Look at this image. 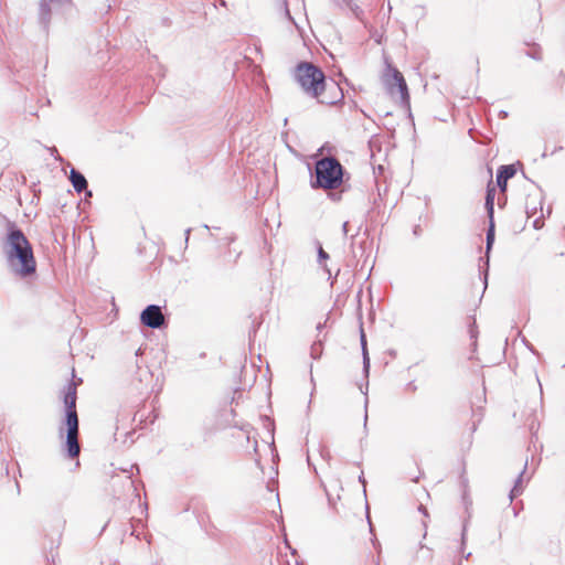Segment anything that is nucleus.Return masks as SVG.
Instances as JSON below:
<instances>
[{
	"mask_svg": "<svg viewBox=\"0 0 565 565\" xmlns=\"http://www.w3.org/2000/svg\"><path fill=\"white\" fill-rule=\"evenodd\" d=\"M469 332L471 338H475L477 335L476 322H473V326L470 327Z\"/></svg>",
	"mask_w": 565,
	"mask_h": 565,
	"instance_id": "39",
	"label": "nucleus"
},
{
	"mask_svg": "<svg viewBox=\"0 0 565 565\" xmlns=\"http://www.w3.org/2000/svg\"><path fill=\"white\" fill-rule=\"evenodd\" d=\"M526 467H527V461H525V463L523 466V470L519 473L518 478L514 481L512 489L510 490L509 498H510L511 502L514 500V498H516L518 495H520L523 492V489H524L523 476L525 473Z\"/></svg>",
	"mask_w": 565,
	"mask_h": 565,
	"instance_id": "13",
	"label": "nucleus"
},
{
	"mask_svg": "<svg viewBox=\"0 0 565 565\" xmlns=\"http://www.w3.org/2000/svg\"><path fill=\"white\" fill-rule=\"evenodd\" d=\"M2 250L9 271L21 279H29L36 274V260L32 244L23 231L13 222L8 223Z\"/></svg>",
	"mask_w": 565,
	"mask_h": 565,
	"instance_id": "1",
	"label": "nucleus"
},
{
	"mask_svg": "<svg viewBox=\"0 0 565 565\" xmlns=\"http://www.w3.org/2000/svg\"><path fill=\"white\" fill-rule=\"evenodd\" d=\"M405 390L415 393L417 391V385L414 381H411L406 384Z\"/></svg>",
	"mask_w": 565,
	"mask_h": 565,
	"instance_id": "36",
	"label": "nucleus"
},
{
	"mask_svg": "<svg viewBox=\"0 0 565 565\" xmlns=\"http://www.w3.org/2000/svg\"><path fill=\"white\" fill-rule=\"evenodd\" d=\"M516 173L514 164H503L497 170V185L500 192H505L508 188V181L512 179Z\"/></svg>",
	"mask_w": 565,
	"mask_h": 565,
	"instance_id": "8",
	"label": "nucleus"
},
{
	"mask_svg": "<svg viewBox=\"0 0 565 565\" xmlns=\"http://www.w3.org/2000/svg\"><path fill=\"white\" fill-rule=\"evenodd\" d=\"M366 245H367L366 241L360 242L358 249H353L352 250L353 257H355V258L356 257H362L364 255V253H365Z\"/></svg>",
	"mask_w": 565,
	"mask_h": 565,
	"instance_id": "20",
	"label": "nucleus"
},
{
	"mask_svg": "<svg viewBox=\"0 0 565 565\" xmlns=\"http://www.w3.org/2000/svg\"><path fill=\"white\" fill-rule=\"evenodd\" d=\"M326 494H327V498H328L329 507L332 508V509H335V498L333 495H331L327 490H326Z\"/></svg>",
	"mask_w": 565,
	"mask_h": 565,
	"instance_id": "33",
	"label": "nucleus"
},
{
	"mask_svg": "<svg viewBox=\"0 0 565 565\" xmlns=\"http://www.w3.org/2000/svg\"><path fill=\"white\" fill-rule=\"evenodd\" d=\"M282 6H284V11H285V15H286V18H287L289 21H291L292 23H295V24H296V22H295L294 18H292V17H291V14H290L289 9H288L287 0H282Z\"/></svg>",
	"mask_w": 565,
	"mask_h": 565,
	"instance_id": "28",
	"label": "nucleus"
},
{
	"mask_svg": "<svg viewBox=\"0 0 565 565\" xmlns=\"http://www.w3.org/2000/svg\"><path fill=\"white\" fill-rule=\"evenodd\" d=\"M294 78L301 89L312 98L319 97L327 89V78L323 71L311 62L301 61L294 70Z\"/></svg>",
	"mask_w": 565,
	"mask_h": 565,
	"instance_id": "4",
	"label": "nucleus"
},
{
	"mask_svg": "<svg viewBox=\"0 0 565 565\" xmlns=\"http://www.w3.org/2000/svg\"><path fill=\"white\" fill-rule=\"evenodd\" d=\"M542 217H543V215H541L540 217H537V218H535V220H534V222H533V227H534L535 230H540V228H542V226H543Z\"/></svg>",
	"mask_w": 565,
	"mask_h": 565,
	"instance_id": "35",
	"label": "nucleus"
},
{
	"mask_svg": "<svg viewBox=\"0 0 565 565\" xmlns=\"http://www.w3.org/2000/svg\"><path fill=\"white\" fill-rule=\"evenodd\" d=\"M51 3L62 8L64 10H70L73 7V0H56V1H52Z\"/></svg>",
	"mask_w": 565,
	"mask_h": 565,
	"instance_id": "21",
	"label": "nucleus"
},
{
	"mask_svg": "<svg viewBox=\"0 0 565 565\" xmlns=\"http://www.w3.org/2000/svg\"><path fill=\"white\" fill-rule=\"evenodd\" d=\"M321 353H322V342H320V341L315 342L311 345V351H310L311 358L315 360H318V359H320Z\"/></svg>",
	"mask_w": 565,
	"mask_h": 565,
	"instance_id": "18",
	"label": "nucleus"
},
{
	"mask_svg": "<svg viewBox=\"0 0 565 565\" xmlns=\"http://www.w3.org/2000/svg\"><path fill=\"white\" fill-rule=\"evenodd\" d=\"M467 543V522L462 525L461 539H460V552L463 553Z\"/></svg>",
	"mask_w": 565,
	"mask_h": 565,
	"instance_id": "23",
	"label": "nucleus"
},
{
	"mask_svg": "<svg viewBox=\"0 0 565 565\" xmlns=\"http://www.w3.org/2000/svg\"><path fill=\"white\" fill-rule=\"evenodd\" d=\"M466 468L463 467L462 472L460 475V484L463 491H468V478L466 477Z\"/></svg>",
	"mask_w": 565,
	"mask_h": 565,
	"instance_id": "26",
	"label": "nucleus"
},
{
	"mask_svg": "<svg viewBox=\"0 0 565 565\" xmlns=\"http://www.w3.org/2000/svg\"><path fill=\"white\" fill-rule=\"evenodd\" d=\"M380 202H381L380 196L373 199V203H372L373 206L371 207V210H369V212H367L369 215H371L375 210L380 209Z\"/></svg>",
	"mask_w": 565,
	"mask_h": 565,
	"instance_id": "29",
	"label": "nucleus"
},
{
	"mask_svg": "<svg viewBox=\"0 0 565 565\" xmlns=\"http://www.w3.org/2000/svg\"><path fill=\"white\" fill-rule=\"evenodd\" d=\"M366 519H367V522H369V525H370V531L372 532L373 531V524L371 522V518H370V513H369V505L366 504Z\"/></svg>",
	"mask_w": 565,
	"mask_h": 565,
	"instance_id": "38",
	"label": "nucleus"
},
{
	"mask_svg": "<svg viewBox=\"0 0 565 565\" xmlns=\"http://www.w3.org/2000/svg\"><path fill=\"white\" fill-rule=\"evenodd\" d=\"M383 83L391 96L399 95L402 105L409 107V92L402 72L398 71L388 60H385Z\"/></svg>",
	"mask_w": 565,
	"mask_h": 565,
	"instance_id": "5",
	"label": "nucleus"
},
{
	"mask_svg": "<svg viewBox=\"0 0 565 565\" xmlns=\"http://www.w3.org/2000/svg\"><path fill=\"white\" fill-rule=\"evenodd\" d=\"M537 206H533V207H530L527 204H526V215L527 217H533L536 215L537 213Z\"/></svg>",
	"mask_w": 565,
	"mask_h": 565,
	"instance_id": "30",
	"label": "nucleus"
},
{
	"mask_svg": "<svg viewBox=\"0 0 565 565\" xmlns=\"http://www.w3.org/2000/svg\"><path fill=\"white\" fill-rule=\"evenodd\" d=\"M418 510L425 515L427 516L428 515V512H427V509L424 507V505H419Z\"/></svg>",
	"mask_w": 565,
	"mask_h": 565,
	"instance_id": "43",
	"label": "nucleus"
},
{
	"mask_svg": "<svg viewBox=\"0 0 565 565\" xmlns=\"http://www.w3.org/2000/svg\"><path fill=\"white\" fill-rule=\"evenodd\" d=\"M364 444H365V437L360 439V447H361V449H363Z\"/></svg>",
	"mask_w": 565,
	"mask_h": 565,
	"instance_id": "45",
	"label": "nucleus"
},
{
	"mask_svg": "<svg viewBox=\"0 0 565 565\" xmlns=\"http://www.w3.org/2000/svg\"><path fill=\"white\" fill-rule=\"evenodd\" d=\"M481 419H482V414L480 413L479 417L472 422V425L470 427V434H469V436L467 438V440H469V446H471V444H472L473 434L478 429V425L481 422Z\"/></svg>",
	"mask_w": 565,
	"mask_h": 565,
	"instance_id": "19",
	"label": "nucleus"
},
{
	"mask_svg": "<svg viewBox=\"0 0 565 565\" xmlns=\"http://www.w3.org/2000/svg\"><path fill=\"white\" fill-rule=\"evenodd\" d=\"M359 231H360V227L358 228L356 233H355L354 235H352V236H351V239H352V241L358 236Z\"/></svg>",
	"mask_w": 565,
	"mask_h": 565,
	"instance_id": "47",
	"label": "nucleus"
},
{
	"mask_svg": "<svg viewBox=\"0 0 565 565\" xmlns=\"http://www.w3.org/2000/svg\"><path fill=\"white\" fill-rule=\"evenodd\" d=\"M462 501L463 504L466 505V509H468V505L472 503L468 491H462Z\"/></svg>",
	"mask_w": 565,
	"mask_h": 565,
	"instance_id": "31",
	"label": "nucleus"
},
{
	"mask_svg": "<svg viewBox=\"0 0 565 565\" xmlns=\"http://www.w3.org/2000/svg\"><path fill=\"white\" fill-rule=\"evenodd\" d=\"M525 55L531 57L534 61H542V50L541 46L534 43L530 50L525 51Z\"/></svg>",
	"mask_w": 565,
	"mask_h": 565,
	"instance_id": "16",
	"label": "nucleus"
},
{
	"mask_svg": "<svg viewBox=\"0 0 565 565\" xmlns=\"http://www.w3.org/2000/svg\"><path fill=\"white\" fill-rule=\"evenodd\" d=\"M509 116L508 111L507 110H500L499 113V117L501 119H505L507 117Z\"/></svg>",
	"mask_w": 565,
	"mask_h": 565,
	"instance_id": "42",
	"label": "nucleus"
},
{
	"mask_svg": "<svg viewBox=\"0 0 565 565\" xmlns=\"http://www.w3.org/2000/svg\"><path fill=\"white\" fill-rule=\"evenodd\" d=\"M315 245H316V248H317V260H318V264L328 274V278L331 279V286H332L334 280H335V278H337V276L340 273V268L337 270L335 276L332 278L331 270L328 267V265L326 264V262L330 258V255L322 248V244L318 239L315 241Z\"/></svg>",
	"mask_w": 565,
	"mask_h": 565,
	"instance_id": "11",
	"label": "nucleus"
},
{
	"mask_svg": "<svg viewBox=\"0 0 565 565\" xmlns=\"http://www.w3.org/2000/svg\"><path fill=\"white\" fill-rule=\"evenodd\" d=\"M134 469H136L137 473H139V466L138 465H132L131 468H130V471H132Z\"/></svg>",
	"mask_w": 565,
	"mask_h": 565,
	"instance_id": "46",
	"label": "nucleus"
},
{
	"mask_svg": "<svg viewBox=\"0 0 565 565\" xmlns=\"http://www.w3.org/2000/svg\"><path fill=\"white\" fill-rule=\"evenodd\" d=\"M413 234L415 236H419L422 234V227L420 225H415L414 228H413Z\"/></svg>",
	"mask_w": 565,
	"mask_h": 565,
	"instance_id": "37",
	"label": "nucleus"
},
{
	"mask_svg": "<svg viewBox=\"0 0 565 565\" xmlns=\"http://www.w3.org/2000/svg\"><path fill=\"white\" fill-rule=\"evenodd\" d=\"M536 380H537V382H539V385H540V392H541V399H542V398H543V386H542V384H541V382H540V379H539V376H536Z\"/></svg>",
	"mask_w": 565,
	"mask_h": 565,
	"instance_id": "44",
	"label": "nucleus"
},
{
	"mask_svg": "<svg viewBox=\"0 0 565 565\" xmlns=\"http://www.w3.org/2000/svg\"><path fill=\"white\" fill-rule=\"evenodd\" d=\"M310 186L313 190H335L350 179L349 172L332 156L322 157L309 166Z\"/></svg>",
	"mask_w": 565,
	"mask_h": 565,
	"instance_id": "3",
	"label": "nucleus"
},
{
	"mask_svg": "<svg viewBox=\"0 0 565 565\" xmlns=\"http://www.w3.org/2000/svg\"><path fill=\"white\" fill-rule=\"evenodd\" d=\"M68 179L77 193H82L83 191H85L86 196H92V191L87 189V180L79 170L72 167Z\"/></svg>",
	"mask_w": 565,
	"mask_h": 565,
	"instance_id": "9",
	"label": "nucleus"
},
{
	"mask_svg": "<svg viewBox=\"0 0 565 565\" xmlns=\"http://www.w3.org/2000/svg\"><path fill=\"white\" fill-rule=\"evenodd\" d=\"M494 198H495V189L490 185L487 186L486 198H484V207L488 216H494Z\"/></svg>",
	"mask_w": 565,
	"mask_h": 565,
	"instance_id": "14",
	"label": "nucleus"
},
{
	"mask_svg": "<svg viewBox=\"0 0 565 565\" xmlns=\"http://www.w3.org/2000/svg\"><path fill=\"white\" fill-rule=\"evenodd\" d=\"M140 323L150 329H162L167 327L162 309L159 305H148L140 312Z\"/></svg>",
	"mask_w": 565,
	"mask_h": 565,
	"instance_id": "7",
	"label": "nucleus"
},
{
	"mask_svg": "<svg viewBox=\"0 0 565 565\" xmlns=\"http://www.w3.org/2000/svg\"><path fill=\"white\" fill-rule=\"evenodd\" d=\"M557 150H563V147H562V146H559L558 148H555V150H554L552 153H554V152H555V151H557Z\"/></svg>",
	"mask_w": 565,
	"mask_h": 565,
	"instance_id": "52",
	"label": "nucleus"
},
{
	"mask_svg": "<svg viewBox=\"0 0 565 565\" xmlns=\"http://www.w3.org/2000/svg\"><path fill=\"white\" fill-rule=\"evenodd\" d=\"M367 386H369V382H366L365 391H363V387L360 386L361 392L365 395V401H364V418H363V429H364L365 436L367 435V419H369V415H367V405H369Z\"/></svg>",
	"mask_w": 565,
	"mask_h": 565,
	"instance_id": "15",
	"label": "nucleus"
},
{
	"mask_svg": "<svg viewBox=\"0 0 565 565\" xmlns=\"http://www.w3.org/2000/svg\"><path fill=\"white\" fill-rule=\"evenodd\" d=\"M277 488H278V481H277V479L271 478V479L267 482V490H268V491H270V492H274V491H277Z\"/></svg>",
	"mask_w": 565,
	"mask_h": 565,
	"instance_id": "27",
	"label": "nucleus"
},
{
	"mask_svg": "<svg viewBox=\"0 0 565 565\" xmlns=\"http://www.w3.org/2000/svg\"><path fill=\"white\" fill-rule=\"evenodd\" d=\"M322 327H323V326H322L321 323H319V324L317 326V329H318V330H321V329H322Z\"/></svg>",
	"mask_w": 565,
	"mask_h": 565,
	"instance_id": "53",
	"label": "nucleus"
},
{
	"mask_svg": "<svg viewBox=\"0 0 565 565\" xmlns=\"http://www.w3.org/2000/svg\"><path fill=\"white\" fill-rule=\"evenodd\" d=\"M360 344H361V353H362V371L365 379L370 375L371 370V359L367 349V340L366 334L364 332L363 327H360Z\"/></svg>",
	"mask_w": 565,
	"mask_h": 565,
	"instance_id": "10",
	"label": "nucleus"
},
{
	"mask_svg": "<svg viewBox=\"0 0 565 565\" xmlns=\"http://www.w3.org/2000/svg\"><path fill=\"white\" fill-rule=\"evenodd\" d=\"M332 87L338 92L339 97L338 98H331L329 100L321 99V100H319V103L326 104V105H334V104H337V103H339V102H341L343 99L344 95H343V92H342L341 87L335 82H333Z\"/></svg>",
	"mask_w": 565,
	"mask_h": 565,
	"instance_id": "17",
	"label": "nucleus"
},
{
	"mask_svg": "<svg viewBox=\"0 0 565 565\" xmlns=\"http://www.w3.org/2000/svg\"><path fill=\"white\" fill-rule=\"evenodd\" d=\"M522 342L534 355H536L539 359L541 358V353L526 338H522Z\"/></svg>",
	"mask_w": 565,
	"mask_h": 565,
	"instance_id": "24",
	"label": "nucleus"
},
{
	"mask_svg": "<svg viewBox=\"0 0 565 565\" xmlns=\"http://www.w3.org/2000/svg\"><path fill=\"white\" fill-rule=\"evenodd\" d=\"M489 225L486 232V249L484 256L479 259V276L484 282V288L488 287L489 269H490V254L495 239V223L494 216H488Z\"/></svg>",
	"mask_w": 565,
	"mask_h": 565,
	"instance_id": "6",
	"label": "nucleus"
},
{
	"mask_svg": "<svg viewBox=\"0 0 565 565\" xmlns=\"http://www.w3.org/2000/svg\"><path fill=\"white\" fill-rule=\"evenodd\" d=\"M482 284L484 285L483 281H482ZM486 289H487V287L486 288L483 287V291H481V295H484Z\"/></svg>",
	"mask_w": 565,
	"mask_h": 565,
	"instance_id": "54",
	"label": "nucleus"
},
{
	"mask_svg": "<svg viewBox=\"0 0 565 565\" xmlns=\"http://www.w3.org/2000/svg\"><path fill=\"white\" fill-rule=\"evenodd\" d=\"M470 556H471V553H470V552H469V553H467V554H463V558H465V559H468Z\"/></svg>",
	"mask_w": 565,
	"mask_h": 565,
	"instance_id": "48",
	"label": "nucleus"
},
{
	"mask_svg": "<svg viewBox=\"0 0 565 565\" xmlns=\"http://www.w3.org/2000/svg\"><path fill=\"white\" fill-rule=\"evenodd\" d=\"M51 2L46 0H40L39 3V24L42 26L45 33L49 32V26L51 22L52 9Z\"/></svg>",
	"mask_w": 565,
	"mask_h": 565,
	"instance_id": "12",
	"label": "nucleus"
},
{
	"mask_svg": "<svg viewBox=\"0 0 565 565\" xmlns=\"http://www.w3.org/2000/svg\"><path fill=\"white\" fill-rule=\"evenodd\" d=\"M342 232L345 236L348 235V232H349V222L348 221L342 224Z\"/></svg>",
	"mask_w": 565,
	"mask_h": 565,
	"instance_id": "40",
	"label": "nucleus"
},
{
	"mask_svg": "<svg viewBox=\"0 0 565 565\" xmlns=\"http://www.w3.org/2000/svg\"><path fill=\"white\" fill-rule=\"evenodd\" d=\"M82 383V379L71 380L64 388V418L63 426L60 427L58 434L64 438L62 450L68 459H77L81 452L78 441L79 422L76 411L77 385Z\"/></svg>",
	"mask_w": 565,
	"mask_h": 565,
	"instance_id": "2",
	"label": "nucleus"
},
{
	"mask_svg": "<svg viewBox=\"0 0 565 565\" xmlns=\"http://www.w3.org/2000/svg\"><path fill=\"white\" fill-rule=\"evenodd\" d=\"M359 482L363 486V493L364 495L366 497V479L364 477V473L363 471L361 472V475L359 476Z\"/></svg>",
	"mask_w": 565,
	"mask_h": 565,
	"instance_id": "32",
	"label": "nucleus"
},
{
	"mask_svg": "<svg viewBox=\"0 0 565 565\" xmlns=\"http://www.w3.org/2000/svg\"><path fill=\"white\" fill-rule=\"evenodd\" d=\"M328 196L333 202H339L342 198L341 193H339V192H331V193H329Z\"/></svg>",
	"mask_w": 565,
	"mask_h": 565,
	"instance_id": "34",
	"label": "nucleus"
},
{
	"mask_svg": "<svg viewBox=\"0 0 565 565\" xmlns=\"http://www.w3.org/2000/svg\"><path fill=\"white\" fill-rule=\"evenodd\" d=\"M126 479H127L126 481H127V486L129 487V489L134 492L136 498H139L140 495H139L138 490H137V488L135 486V481L131 479V473L128 475Z\"/></svg>",
	"mask_w": 565,
	"mask_h": 565,
	"instance_id": "25",
	"label": "nucleus"
},
{
	"mask_svg": "<svg viewBox=\"0 0 565 565\" xmlns=\"http://www.w3.org/2000/svg\"><path fill=\"white\" fill-rule=\"evenodd\" d=\"M242 393H243V392H242L239 388H237V390L234 392V394H238L239 396L242 395Z\"/></svg>",
	"mask_w": 565,
	"mask_h": 565,
	"instance_id": "49",
	"label": "nucleus"
},
{
	"mask_svg": "<svg viewBox=\"0 0 565 565\" xmlns=\"http://www.w3.org/2000/svg\"><path fill=\"white\" fill-rule=\"evenodd\" d=\"M262 322L260 321H257L256 319L253 320L252 322V326L248 330V337H249V340H252L253 337H255L257 330L259 329Z\"/></svg>",
	"mask_w": 565,
	"mask_h": 565,
	"instance_id": "22",
	"label": "nucleus"
},
{
	"mask_svg": "<svg viewBox=\"0 0 565 565\" xmlns=\"http://www.w3.org/2000/svg\"><path fill=\"white\" fill-rule=\"evenodd\" d=\"M542 201H543V196H541V199H540V210H541V211L543 210Z\"/></svg>",
	"mask_w": 565,
	"mask_h": 565,
	"instance_id": "50",
	"label": "nucleus"
},
{
	"mask_svg": "<svg viewBox=\"0 0 565 565\" xmlns=\"http://www.w3.org/2000/svg\"><path fill=\"white\" fill-rule=\"evenodd\" d=\"M191 228H186L185 232H184V235H185V245H188V242H189V238H190V234H191Z\"/></svg>",
	"mask_w": 565,
	"mask_h": 565,
	"instance_id": "41",
	"label": "nucleus"
},
{
	"mask_svg": "<svg viewBox=\"0 0 565 565\" xmlns=\"http://www.w3.org/2000/svg\"><path fill=\"white\" fill-rule=\"evenodd\" d=\"M503 203H505V200L503 201L499 198V205L502 206Z\"/></svg>",
	"mask_w": 565,
	"mask_h": 565,
	"instance_id": "51",
	"label": "nucleus"
}]
</instances>
